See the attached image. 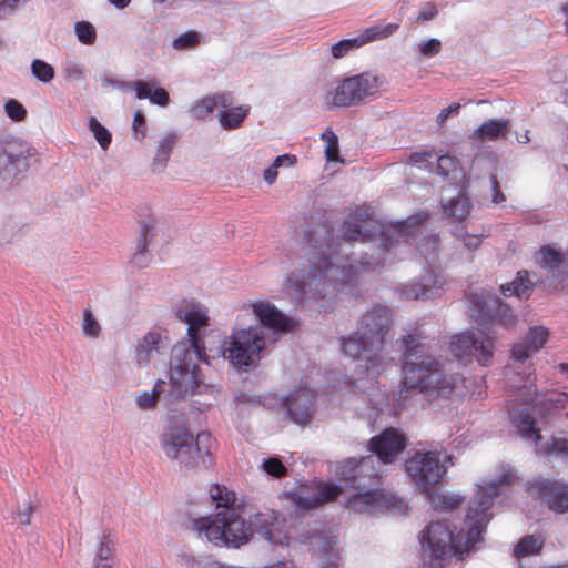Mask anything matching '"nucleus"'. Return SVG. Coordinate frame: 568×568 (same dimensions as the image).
Listing matches in <instances>:
<instances>
[{
  "instance_id": "33",
  "label": "nucleus",
  "mask_w": 568,
  "mask_h": 568,
  "mask_svg": "<svg viewBox=\"0 0 568 568\" xmlns=\"http://www.w3.org/2000/svg\"><path fill=\"white\" fill-rule=\"evenodd\" d=\"M500 290L505 296H527L531 290L529 273L527 271H519L517 277L510 283L503 284Z\"/></svg>"
},
{
  "instance_id": "48",
  "label": "nucleus",
  "mask_w": 568,
  "mask_h": 568,
  "mask_svg": "<svg viewBox=\"0 0 568 568\" xmlns=\"http://www.w3.org/2000/svg\"><path fill=\"white\" fill-rule=\"evenodd\" d=\"M200 43V36L196 31H187L173 40V48L185 50L195 48Z\"/></svg>"
},
{
  "instance_id": "8",
  "label": "nucleus",
  "mask_w": 568,
  "mask_h": 568,
  "mask_svg": "<svg viewBox=\"0 0 568 568\" xmlns=\"http://www.w3.org/2000/svg\"><path fill=\"white\" fill-rule=\"evenodd\" d=\"M385 83L383 75L372 71L346 77L324 93L323 106L326 110H332L361 105L383 92Z\"/></svg>"
},
{
  "instance_id": "56",
  "label": "nucleus",
  "mask_w": 568,
  "mask_h": 568,
  "mask_svg": "<svg viewBox=\"0 0 568 568\" xmlns=\"http://www.w3.org/2000/svg\"><path fill=\"white\" fill-rule=\"evenodd\" d=\"M459 110H460V104L455 102V103H452L449 106L443 109L439 114L437 115V123L439 126H443L447 119L450 116V115H457L459 113Z\"/></svg>"
},
{
  "instance_id": "37",
  "label": "nucleus",
  "mask_w": 568,
  "mask_h": 568,
  "mask_svg": "<svg viewBox=\"0 0 568 568\" xmlns=\"http://www.w3.org/2000/svg\"><path fill=\"white\" fill-rule=\"evenodd\" d=\"M544 546V540L540 537L532 535L526 536L519 540L514 549V556L517 559L523 557L538 554Z\"/></svg>"
},
{
  "instance_id": "29",
  "label": "nucleus",
  "mask_w": 568,
  "mask_h": 568,
  "mask_svg": "<svg viewBox=\"0 0 568 568\" xmlns=\"http://www.w3.org/2000/svg\"><path fill=\"white\" fill-rule=\"evenodd\" d=\"M509 131V121L506 119L489 120L484 122L473 134L474 141L484 142L496 141L499 138H506Z\"/></svg>"
},
{
  "instance_id": "55",
  "label": "nucleus",
  "mask_w": 568,
  "mask_h": 568,
  "mask_svg": "<svg viewBox=\"0 0 568 568\" xmlns=\"http://www.w3.org/2000/svg\"><path fill=\"white\" fill-rule=\"evenodd\" d=\"M133 131L139 140L143 139L146 133L145 118L141 111L135 112L132 123Z\"/></svg>"
},
{
  "instance_id": "12",
  "label": "nucleus",
  "mask_w": 568,
  "mask_h": 568,
  "mask_svg": "<svg viewBox=\"0 0 568 568\" xmlns=\"http://www.w3.org/2000/svg\"><path fill=\"white\" fill-rule=\"evenodd\" d=\"M467 300L470 316L479 325H500L505 328L516 325V315L499 297L481 290L470 293Z\"/></svg>"
},
{
  "instance_id": "52",
  "label": "nucleus",
  "mask_w": 568,
  "mask_h": 568,
  "mask_svg": "<svg viewBox=\"0 0 568 568\" xmlns=\"http://www.w3.org/2000/svg\"><path fill=\"white\" fill-rule=\"evenodd\" d=\"M124 85L133 88L135 90V97L139 100L149 99L152 91L151 84L142 80L133 81L130 83H122V87Z\"/></svg>"
},
{
  "instance_id": "50",
  "label": "nucleus",
  "mask_w": 568,
  "mask_h": 568,
  "mask_svg": "<svg viewBox=\"0 0 568 568\" xmlns=\"http://www.w3.org/2000/svg\"><path fill=\"white\" fill-rule=\"evenodd\" d=\"M453 234L457 240L462 241L464 246L468 250H476L481 243L479 235L468 234L463 226H456Z\"/></svg>"
},
{
  "instance_id": "27",
  "label": "nucleus",
  "mask_w": 568,
  "mask_h": 568,
  "mask_svg": "<svg viewBox=\"0 0 568 568\" xmlns=\"http://www.w3.org/2000/svg\"><path fill=\"white\" fill-rule=\"evenodd\" d=\"M233 104V95L230 92H222L206 95L192 106V113L197 119H204L215 109H226Z\"/></svg>"
},
{
  "instance_id": "22",
  "label": "nucleus",
  "mask_w": 568,
  "mask_h": 568,
  "mask_svg": "<svg viewBox=\"0 0 568 568\" xmlns=\"http://www.w3.org/2000/svg\"><path fill=\"white\" fill-rule=\"evenodd\" d=\"M342 493L341 486L321 483L312 493L307 487H301L294 496V503L300 509L310 510L334 501Z\"/></svg>"
},
{
  "instance_id": "34",
  "label": "nucleus",
  "mask_w": 568,
  "mask_h": 568,
  "mask_svg": "<svg viewBox=\"0 0 568 568\" xmlns=\"http://www.w3.org/2000/svg\"><path fill=\"white\" fill-rule=\"evenodd\" d=\"M210 496L216 508H224V511L234 509L236 501L235 493L227 489L225 486L220 484L212 485Z\"/></svg>"
},
{
  "instance_id": "23",
  "label": "nucleus",
  "mask_w": 568,
  "mask_h": 568,
  "mask_svg": "<svg viewBox=\"0 0 568 568\" xmlns=\"http://www.w3.org/2000/svg\"><path fill=\"white\" fill-rule=\"evenodd\" d=\"M252 307L260 323L272 331L286 333L296 325L295 321L284 315L270 302L260 301L254 303Z\"/></svg>"
},
{
  "instance_id": "44",
  "label": "nucleus",
  "mask_w": 568,
  "mask_h": 568,
  "mask_svg": "<svg viewBox=\"0 0 568 568\" xmlns=\"http://www.w3.org/2000/svg\"><path fill=\"white\" fill-rule=\"evenodd\" d=\"M31 72L34 78L43 83L52 81L55 74L53 67L40 59L32 61Z\"/></svg>"
},
{
  "instance_id": "63",
  "label": "nucleus",
  "mask_w": 568,
  "mask_h": 568,
  "mask_svg": "<svg viewBox=\"0 0 568 568\" xmlns=\"http://www.w3.org/2000/svg\"><path fill=\"white\" fill-rule=\"evenodd\" d=\"M33 513V508L31 506H29L26 510L23 511H19L18 513V521L21 524V525H29L30 524V520H31V515Z\"/></svg>"
},
{
  "instance_id": "20",
  "label": "nucleus",
  "mask_w": 568,
  "mask_h": 568,
  "mask_svg": "<svg viewBox=\"0 0 568 568\" xmlns=\"http://www.w3.org/2000/svg\"><path fill=\"white\" fill-rule=\"evenodd\" d=\"M339 476L355 489L371 486L377 477L372 456L361 459H348L339 467Z\"/></svg>"
},
{
  "instance_id": "28",
  "label": "nucleus",
  "mask_w": 568,
  "mask_h": 568,
  "mask_svg": "<svg viewBox=\"0 0 568 568\" xmlns=\"http://www.w3.org/2000/svg\"><path fill=\"white\" fill-rule=\"evenodd\" d=\"M518 481L517 471L510 465H503L496 478L491 481L488 487H481L473 500H477L480 495H488L494 501V498L498 495L499 489L510 487Z\"/></svg>"
},
{
  "instance_id": "47",
  "label": "nucleus",
  "mask_w": 568,
  "mask_h": 568,
  "mask_svg": "<svg viewBox=\"0 0 568 568\" xmlns=\"http://www.w3.org/2000/svg\"><path fill=\"white\" fill-rule=\"evenodd\" d=\"M545 453L547 455L568 457V438L551 437L545 445Z\"/></svg>"
},
{
  "instance_id": "64",
  "label": "nucleus",
  "mask_w": 568,
  "mask_h": 568,
  "mask_svg": "<svg viewBox=\"0 0 568 568\" xmlns=\"http://www.w3.org/2000/svg\"><path fill=\"white\" fill-rule=\"evenodd\" d=\"M28 0H4L9 11H14L21 4H24Z\"/></svg>"
},
{
  "instance_id": "6",
  "label": "nucleus",
  "mask_w": 568,
  "mask_h": 568,
  "mask_svg": "<svg viewBox=\"0 0 568 568\" xmlns=\"http://www.w3.org/2000/svg\"><path fill=\"white\" fill-rule=\"evenodd\" d=\"M332 255H314L308 268L293 271L287 283L295 295L303 301H320L325 297L328 290L338 281H345L346 266H339L332 261Z\"/></svg>"
},
{
  "instance_id": "7",
  "label": "nucleus",
  "mask_w": 568,
  "mask_h": 568,
  "mask_svg": "<svg viewBox=\"0 0 568 568\" xmlns=\"http://www.w3.org/2000/svg\"><path fill=\"white\" fill-rule=\"evenodd\" d=\"M413 217L406 222L384 225L374 217L373 212L366 206H357L343 224V235L346 241H366L379 235L382 245L386 251L398 245L402 241L407 242L412 231L407 225Z\"/></svg>"
},
{
  "instance_id": "35",
  "label": "nucleus",
  "mask_w": 568,
  "mask_h": 568,
  "mask_svg": "<svg viewBox=\"0 0 568 568\" xmlns=\"http://www.w3.org/2000/svg\"><path fill=\"white\" fill-rule=\"evenodd\" d=\"M437 173L452 180H458L465 176L459 160L448 154L438 158Z\"/></svg>"
},
{
  "instance_id": "5",
  "label": "nucleus",
  "mask_w": 568,
  "mask_h": 568,
  "mask_svg": "<svg viewBox=\"0 0 568 568\" xmlns=\"http://www.w3.org/2000/svg\"><path fill=\"white\" fill-rule=\"evenodd\" d=\"M159 443L165 457L178 462L182 468L207 469L213 466L216 443L207 432H200L194 437L186 426L171 425L161 434Z\"/></svg>"
},
{
  "instance_id": "24",
  "label": "nucleus",
  "mask_w": 568,
  "mask_h": 568,
  "mask_svg": "<svg viewBox=\"0 0 568 568\" xmlns=\"http://www.w3.org/2000/svg\"><path fill=\"white\" fill-rule=\"evenodd\" d=\"M223 511L212 516H204L190 519L189 527L204 535L215 546H225V531L223 525Z\"/></svg>"
},
{
  "instance_id": "21",
  "label": "nucleus",
  "mask_w": 568,
  "mask_h": 568,
  "mask_svg": "<svg viewBox=\"0 0 568 568\" xmlns=\"http://www.w3.org/2000/svg\"><path fill=\"white\" fill-rule=\"evenodd\" d=\"M407 438L395 428H387L369 440V449L383 464L393 463L406 448Z\"/></svg>"
},
{
  "instance_id": "10",
  "label": "nucleus",
  "mask_w": 568,
  "mask_h": 568,
  "mask_svg": "<svg viewBox=\"0 0 568 568\" xmlns=\"http://www.w3.org/2000/svg\"><path fill=\"white\" fill-rule=\"evenodd\" d=\"M223 525L225 531V546L240 547L248 541L253 531L262 535L266 540H273V527L275 516L273 514H256L250 525L241 517L236 509L223 511Z\"/></svg>"
},
{
  "instance_id": "19",
  "label": "nucleus",
  "mask_w": 568,
  "mask_h": 568,
  "mask_svg": "<svg viewBox=\"0 0 568 568\" xmlns=\"http://www.w3.org/2000/svg\"><path fill=\"white\" fill-rule=\"evenodd\" d=\"M288 418L296 425H308L315 413V394L307 387L293 390L285 399Z\"/></svg>"
},
{
  "instance_id": "4",
  "label": "nucleus",
  "mask_w": 568,
  "mask_h": 568,
  "mask_svg": "<svg viewBox=\"0 0 568 568\" xmlns=\"http://www.w3.org/2000/svg\"><path fill=\"white\" fill-rule=\"evenodd\" d=\"M389 325V308L374 306L362 317L357 332L343 341V352L354 359L364 361L365 364L361 365L364 371L378 374L383 362L381 351Z\"/></svg>"
},
{
  "instance_id": "11",
  "label": "nucleus",
  "mask_w": 568,
  "mask_h": 568,
  "mask_svg": "<svg viewBox=\"0 0 568 568\" xmlns=\"http://www.w3.org/2000/svg\"><path fill=\"white\" fill-rule=\"evenodd\" d=\"M265 347V337L257 327L234 331L229 341L223 343L222 354L225 359L237 367L256 364Z\"/></svg>"
},
{
  "instance_id": "57",
  "label": "nucleus",
  "mask_w": 568,
  "mask_h": 568,
  "mask_svg": "<svg viewBox=\"0 0 568 568\" xmlns=\"http://www.w3.org/2000/svg\"><path fill=\"white\" fill-rule=\"evenodd\" d=\"M150 101L153 104L165 106L169 103V93L163 88H156L154 91H151L149 97Z\"/></svg>"
},
{
  "instance_id": "54",
  "label": "nucleus",
  "mask_w": 568,
  "mask_h": 568,
  "mask_svg": "<svg viewBox=\"0 0 568 568\" xmlns=\"http://www.w3.org/2000/svg\"><path fill=\"white\" fill-rule=\"evenodd\" d=\"M442 43L437 39H429L419 44V50L425 57H434L440 52Z\"/></svg>"
},
{
  "instance_id": "46",
  "label": "nucleus",
  "mask_w": 568,
  "mask_h": 568,
  "mask_svg": "<svg viewBox=\"0 0 568 568\" xmlns=\"http://www.w3.org/2000/svg\"><path fill=\"white\" fill-rule=\"evenodd\" d=\"M89 128L92 131L95 140L103 150H106L111 143V133L104 128L95 118H90Z\"/></svg>"
},
{
  "instance_id": "61",
  "label": "nucleus",
  "mask_w": 568,
  "mask_h": 568,
  "mask_svg": "<svg viewBox=\"0 0 568 568\" xmlns=\"http://www.w3.org/2000/svg\"><path fill=\"white\" fill-rule=\"evenodd\" d=\"M64 71L68 79L77 81L83 80L82 69L78 64L68 65Z\"/></svg>"
},
{
  "instance_id": "36",
  "label": "nucleus",
  "mask_w": 568,
  "mask_h": 568,
  "mask_svg": "<svg viewBox=\"0 0 568 568\" xmlns=\"http://www.w3.org/2000/svg\"><path fill=\"white\" fill-rule=\"evenodd\" d=\"M471 204L468 197L459 195L444 206L445 213L452 217V221L463 222L470 213Z\"/></svg>"
},
{
  "instance_id": "9",
  "label": "nucleus",
  "mask_w": 568,
  "mask_h": 568,
  "mask_svg": "<svg viewBox=\"0 0 568 568\" xmlns=\"http://www.w3.org/2000/svg\"><path fill=\"white\" fill-rule=\"evenodd\" d=\"M445 463L454 465V457L446 455L442 463L439 452H417L406 462V470L423 494L432 497L447 473L448 465Z\"/></svg>"
},
{
  "instance_id": "58",
  "label": "nucleus",
  "mask_w": 568,
  "mask_h": 568,
  "mask_svg": "<svg viewBox=\"0 0 568 568\" xmlns=\"http://www.w3.org/2000/svg\"><path fill=\"white\" fill-rule=\"evenodd\" d=\"M463 504V498L460 496H442L439 499V507L443 510H454Z\"/></svg>"
},
{
  "instance_id": "17",
  "label": "nucleus",
  "mask_w": 568,
  "mask_h": 568,
  "mask_svg": "<svg viewBox=\"0 0 568 568\" xmlns=\"http://www.w3.org/2000/svg\"><path fill=\"white\" fill-rule=\"evenodd\" d=\"M397 23H387L385 26L375 24L363 30L354 38L343 39L331 48V53L334 59H342L362 48L363 45L373 41L385 39L393 34L398 29Z\"/></svg>"
},
{
  "instance_id": "26",
  "label": "nucleus",
  "mask_w": 568,
  "mask_h": 568,
  "mask_svg": "<svg viewBox=\"0 0 568 568\" xmlns=\"http://www.w3.org/2000/svg\"><path fill=\"white\" fill-rule=\"evenodd\" d=\"M549 337L548 328L544 326H534L529 328L526 339L513 346L511 356L514 359L524 363L532 354L544 347Z\"/></svg>"
},
{
  "instance_id": "60",
  "label": "nucleus",
  "mask_w": 568,
  "mask_h": 568,
  "mask_svg": "<svg viewBox=\"0 0 568 568\" xmlns=\"http://www.w3.org/2000/svg\"><path fill=\"white\" fill-rule=\"evenodd\" d=\"M490 182L493 185V202L497 204L504 202L506 197L500 190L499 181L495 174L490 175Z\"/></svg>"
},
{
  "instance_id": "41",
  "label": "nucleus",
  "mask_w": 568,
  "mask_h": 568,
  "mask_svg": "<svg viewBox=\"0 0 568 568\" xmlns=\"http://www.w3.org/2000/svg\"><path fill=\"white\" fill-rule=\"evenodd\" d=\"M321 139L325 141V158L328 162H338L339 159V145H338V136L335 132L327 128L321 135Z\"/></svg>"
},
{
  "instance_id": "16",
  "label": "nucleus",
  "mask_w": 568,
  "mask_h": 568,
  "mask_svg": "<svg viewBox=\"0 0 568 568\" xmlns=\"http://www.w3.org/2000/svg\"><path fill=\"white\" fill-rule=\"evenodd\" d=\"M402 506V499L381 489L358 491L347 500V507L357 513L393 511L400 509Z\"/></svg>"
},
{
  "instance_id": "38",
  "label": "nucleus",
  "mask_w": 568,
  "mask_h": 568,
  "mask_svg": "<svg viewBox=\"0 0 568 568\" xmlns=\"http://www.w3.org/2000/svg\"><path fill=\"white\" fill-rule=\"evenodd\" d=\"M296 156L293 154H283L275 158L272 165L264 170L263 178L264 181L272 185L278 175L277 170L282 166L291 168L296 164Z\"/></svg>"
},
{
  "instance_id": "62",
  "label": "nucleus",
  "mask_w": 568,
  "mask_h": 568,
  "mask_svg": "<svg viewBox=\"0 0 568 568\" xmlns=\"http://www.w3.org/2000/svg\"><path fill=\"white\" fill-rule=\"evenodd\" d=\"M437 14V9L433 3H428L418 14L419 20H432Z\"/></svg>"
},
{
  "instance_id": "59",
  "label": "nucleus",
  "mask_w": 568,
  "mask_h": 568,
  "mask_svg": "<svg viewBox=\"0 0 568 568\" xmlns=\"http://www.w3.org/2000/svg\"><path fill=\"white\" fill-rule=\"evenodd\" d=\"M433 158V152L427 150H422L414 152L409 155L408 163L409 164H423L430 161Z\"/></svg>"
},
{
  "instance_id": "43",
  "label": "nucleus",
  "mask_w": 568,
  "mask_h": 568,
  "mask_svg": "<svg viewBox=\"0 0 568 568\" xmlns=\"http://www.w3.org/2000/svg\"><path fill=\"white\" fill-rule=\"evenodd\" d=\"M82 332L89 338H98L101 334V325L94 317L90 308H85L82 314Z\"/></svg>"
},
{
  "instance_id": "25",
  "label": "nucleus",
  "mask_w": 568,
  "mask_h": 568,
  "mask_svg": "<svg viewBox=\"0 0 568 568\" xmlns=\"http://www.w3.org/2000/svg\"><path fill=\"white\" fill-rule=\"evenodd\" d=\"M508 415L513 426L521 438L538 444L542 436L541 430L536 427V419L528 408H516L513 404L507 405Z\"/></svg>"
},
{
  "instance_id": "31",
  "label": "nucleus",
  "mask_w": 568,
  "mask_h": 568,
  "mask_svg": "<svg viewBox=\"0 0 568 568\" xmlns=\"http://www.w3.org/2000/svg\"><path fill=\"white\" fill-rule=\"evenodd\" d=\"M248 113V105H231L221 110L219 122L224 130H234L242 125Z\"/></svg>"
},
{
  "instance_id": "3",
  "label": "nucleus",
  "mask_w": 568,
  "mask_h": 568,
  "mask_svg": "<svg viewBox=\"0 0 568 568\" xmlns=\"http://www.w3.org/2000/svg\"><path fill=\"white\" fill-rule=\"evenodd\" d=\"M176 316L187 324L191 347L175 346L173 348L176 362L170 368V378L179 393H193L202 383L199 363H207L200 331L209 326V315L206 308L201 304L182 301L176 307Z\"/></svg>"
},
{
  "instance_id": "18",
  "label": "nucleus",
  "mask_w": 568,
  "mask_h": 568,
  "mask_svg": "<svg viewBox=\"0 0 568 568\" xmlns=\"http://www.w3.org/2000/svg\"><path fill=\"white\" fill-rule=\"evenodd\" d=\"M530 489L536 491L539 499L549 510L557 514L568 513V485L561 480L538 478L531 481Z\"/></svg>"
},
{
  "instance_id": "32",
  "label": "nucleus",
  "mask_w": 568,
  "mask_h": 568,
  "mask_svg": "<svg viewBox=\"0 0 568 568\" xmlns=\"http://www.w3.org/2000/svg\"><path fill=\"white\" fill-rule=\"evenodd\" d=\"M160 342L161 335L156 332H149L143 336L136 347V362L139 365L145 366L150 363L153 353L159 352Z\"/></svg>"
},
{
  "instance_id": "30",
  "label": "nucleus",
  "mask_w": 568,
  "mask_h": 568,
  "mask_svg": "<svg viewBox=\"0 0 568 568\" xmlns=\"http://www.w3.org/2000/svg\"><path fill=\"white\" fill-rule=\"evenodd\" d=\"M116 537L110 529H104L95 546L93 562H113L116 552Z\"/></svg>"
},
{
  "instance_id": "14",
  "label": "nucleus",
  "mask_w": 568,
  "mask_h": 568,
  "mask_svg": "<svg viewBox=\"0 0 568 568\" xmlns=\"http://www.w3.org/2000/svg\"><path fill=\"white\" fill-rule=\"evenodd\" d=\"M515 400L521 405H530L538 419L544 420L556 412L562 409L568 395L556 390L538 394L536 377L528 375L521 385L517 386Z\"/></svg>"
},
{
  "instance_id": "39",
  "label": "nucleus",
  "mask_w": 568,
  "mask_h": 568,
  "mask_svg": "<svg viewBox=\"0 0 568 568\" xmlns=\"http://www.w3.org/2000/svg\"><path fill=\"white\" fill-rule=\"evenodd\" d=\"M153 230V225L149 223H144L141 227V239L136 244V252L131 260V263L135 266L143 267L146 266L148 261L145 258V253L148 248L149 237L151 236V232Z\"/></svg>"
},
{
  "instance_id": "51",
  "label": "nucleus",
  "mask_w": 568,
  "mask_h": 568,
  "mask_svg": "<svg viewBox=\"0 0 568 568\" xmlns=\"http://www.w3.org/2000/svg\"><path fill=\"white\" fill-rule=\"evenodd\" d=\"M263 470L273 477L282 478L286 476L287 468L277 457H271L263 463Z\"/></svg>"
},
{
  "instance_id": "1",
  "label": "nucleus",
  "mask_w": 568,
  "mask_h": 568,
  "mask_svg": "<svg viewBox=\"0 0 568 568\" xmlns=\"http://www.w3.org/2000/svg\"><path fill=\"white\" fill-rule=\"evenodd\" d=\"M491 498L480 495L477 500H471L463 527L455 534L445 520L432 521L423 531L422 550L425 564L429 568H444L453 556L463 558L469 554L489 521Z\"/></svg>"
},
{
  "instance_id": "53",
  "label": "nucleus",
  "mask_w": 568,
  "mask_h": 568,
  "mask_svg": "<svg viewBox=\"0 0 568 568\" xmlns=\"http://www.w3.org/2000/svg\"><path fill=\"white\" fill-rule=\"evenodd\" d=\"M160 392L153 389L152 392H144L138 397V405L142 409L153 408L158 402Z\"/></svg>"
},
{
  "instance_id": "2",
  "label": "nucleus",
  "mask_w": 568,
  "mask_h": 568,
  "mask_svg": "<svg viewBox=\"0 0 568 568\" xmlns=\"http://www.w3.org/2000/svg\"><path fill=\"white\" fill-rule=\"evenodd\" d=\"M425 338L419 326L413 327L402 337L403 381L399 388L393 393V398L398 404L405 402L410 393L449 397L459 381L457 375L444 374L438 359L424 356Z\"/></svg>"
},
{
  "instance_id": "15",
  "label": "nucleus",
  "mask_w": 568,
  "mask_h": 568,
  "mask_svg": "<svg viewBox=\"0 0 568 568\" xmlns=\"http://www.w3.org/2000/svg\"><path fill=\"white\" fill-rule=\"evenodd\" d=\"M32 155L29 144L12 138L0 143V185H7L29 169Z\"/></svg>"
},
{
  "instance_id": "49",
  "label": "nucleus",
  "mask_w": 568,
  "mask_h": 568,
  "mask_svg": "<svg viewBox=\"0 0 568 568\" xmlns=\"http://www.w3.org/2000/svg\"><path fill=\"white\" fill-rule=\"evenodd\" d=\"M4 112L14 122L23 121L27 116L26 108L16 99H9L4 103Z\"/></svg>"
},
{
  "instance_id": "13",
  "label": "nucleus",
  "mask_w": 568,
  "mask_h": 568,
  "mask_svg": "<svg viewBox=\"0 0 568 568\" xmlns=\"http://www.w3.org/2000/svg\"><path fill=\"white\" fill-rule=\"evenodd\" d=\"M449 351L458 361L476 359L479 365L488 366L493 363L495 342L481 331H468L452 337Z\"/></svg>"
},
{
  "instance_id": "40",
  "label": "nucleus",
  "mask_w": 568,
  "mask_h": 568,
  "mask_svg": "<svg viewBox=\"0 0 568 568\" xmlns=\"http://www.w3.org/2000/svg\"><path fill=\"white\" fill-rule=\"evenodd\" d=\"M538 254L537 263L549 271L558 268L564 262L562 254L550 245L541 246Z\"/></svg>"
},
{
  "instance_id": "45",
  "label": "nucleus",
  "mask_w": 568,
  "mask_h": 568,
  "mask_svg": "<svg viewBox=\"0 0 568 568\" xmlns=\"http://www.w3.org/2000/svg\"><path fill=\"white\" fill-rule=\"evenodd\" d=\"M74 31L78 40L87 45L95 42L97 31L95 28L88 21H78L74 26Z\"/></svg>"
},
{
  "instance_id": "42",
  "label": "nucleus",
  "mask_w": 568,
  "mask_h": 568,
  "mask_svg": "<svg viewBox=\"0 0 568 568\" xmlns=\"http://www.w3.org/2000/svg\"><path fill=\"white\" fill-rule=\"evenodd\" d=\"M176 140L178 136L174 133H169L163 139H161L159 142L154 161L161 163L162 165L165 164L176 143Z\"/></svg>"
}]
</instances>
